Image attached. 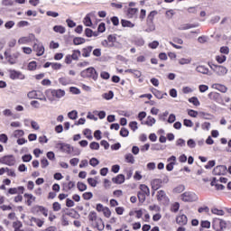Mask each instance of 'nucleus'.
Masks as SVG:
<instances>
[{
	"mask_svg": "<svg viewBox=\"0 0 231 231\" xmlns=\"http://www.w3.org/2000/svg\"><path fill=\"white\" fill-rule=\"evenodd\" d=\"M45 97L48 98L49 102L53 103L56 100H60L63 97H66V91L63 89H52L48 88L45 90Z\"/></svg>",
	"mask_w": 231,
	"mask_h": 231,
	"instance_id": "f257e3e1",
	"label": "nucleus"
},
{
	"mask_svg": "<svg viewBox=\"0 0 231 231\" xmlns=\"http://www.w3.org/2000/svg\"><path fill=\"white\" fill-rule=\"evenodd\" d=\"M210 69L215 72L217 77H225L228 73V69L222 65L208 64Z\"/></svg>",
	"mask_w": 231,
	"mask_h": 231,
	"instance_id": "f03ea898",
	"label": "nucleus"
},
{
	"mask_svg": "<svg viewBox=\"0 0 231 231\" xmlns=\"http://www.w3.org/2000/svg\"><path fill=\"white\" fill-rule=\"evenodd\" d=\"M80 76L83 79H92L93 80L98 79V73H97V70L93 67H90L81 71Z\"/></svg>",
	"mask_w": 231,
	"mask_h": 231,
	"instance_id": "7ed1b4c3",
	"label": "nucleus"
},
{
	"mask_svg": "<svg viewBox=\"0 0 231 231\" xmlns=\"http://www.w3.org/2000/svg\"><path fill=\"white\" fill-rule=\"evenodd\" d=\"M180 199L185 203H192L198 201V195L192 191H186L180 195Z\"/></svg>",
	"mask_w": 231,
	"mask_h": 231,
	"instance_id": "20e7f679",
	"label": "nucleus"
},
{
	"mask_svg": "<svg viewBox=\"0 0 231 231\" xmlns=\"http://www.w3.org/2000/svg\"><path fill=\"white\" fill-rule=\"evenodd\" d=\"M57 149H60L61 152H64L65 154H73V151H75V148L71 146V144L64 143H59L56 144Z\"/></svg>",
	"mask_w": 231,
	"mask_h": 231,
	"instance_id": "39448f33",
	"label": "nucleus"
},
{
	"mask_svg": "<svg viewBox=\"0 0 231 231\" xmlns=\"http://www.w3.org/2000/svg\"><path fill=\"white\" fill-rule=\"evenodd\" d=\"M0 163H3V165H8L9 167H14V165H15V157L14 155H5L0 158Z\"/></svg>",
	"mask_w": 231,
	"mask_h": 231,
	"instance_id": "423d86ee",
	"label": "nucleus"
},
{
	"mask_svg": "<svg viewBox=\"0 0 231 231\" xmlns=\"http://www.w3.org/2000/svg\"><path fill=\"white\" fill-rule=\"evenodd\" d=\"M19 52L11 54L10 50L5 51V57L6 60H8L9 64H15V62H17V59H19Z\"/></svg>",
	"mask_w": 231,
	"mask_h": 231,
	"instance_id": "0eeeda50",
	"label": "nucleus"
},
{
	"mask_svg": "<svg viewBox=\"0 0 231 231\" xmlns=\"http://www.w3.org/2000/svg\"><path fill=\"white\" fill-rule=\"evenodd\" d=\"M9 75H10V79L12 80H17V79L24 80V79H25V76H24V74H23V72L17 71L15 69H10Z\"/></svg>",
	"mask_w": 231,
	"mask_h": 231,
	"instance_id": "6e6552de",
	"label": "nucleus"
},
{
	"mask_svg": "<svg viewBox=\"0 0 231 231\" xmlns=\"http://www.w3.org/2000/svg\"><path fill=\"white\" fill-rule=\"evenodd\" d=\"M213 174L215 176H223L226 174V166L225 165H218L214 168Z\"/></svg>",
	"mask_w": 231,
	"mask_h": 231,
	"instance_id": "1a4fd4ad",
	"label": "nucleus"
},
{
	"mask_svg": "<svg viewBox=\"0 0 231 231\" xmlns=\"http://www.w3.org/2000/svg\"><path fill=\"white\" fill-rule=\"evenodd\" d=\"M33 51H36L37 57L44 55V45L42 43H35L33 45Z\"/></svg>",
	"mask_w": 231,
	"mask_h": 231,
	"instance_id": "9d476101",
	"label": "nucleus"
},
{
	"mask_svg": "<svg viewBox=\"0 0 231 231\" xmlns=\"http://www.w3.org/2000/svg\"><path fill=\"white\" fill-rule=\"evenodd\" d=\"M138 15V8L129 7L126 11V17L128 19H134Z\"/></svg>",
	"mask_w": 231,
	"mask_h": 231,
	"instance_id": "9b49d317",
	"label": "nucleus"
},
{
	"mask_svg": "<svg viewBox=\"0 0 231 231\" xmlns=\"http://www.w3.org/2000/svg\"><path fill=\"white\" fill-rule=\"evenodd\" d=\"M189 219L187 218V217L185 215H179L176 217V223L178 225H180V226H185V225H187Z\"/></svg>",
	"mask_w": 231,
	"mask_h": 231,
	"instance_id": "f8f14e48",
	"label": "nucleus"
},
{
	"mask_svg": "<svg viewBox=\"0 0 231 231\" xmlns=\"http://www.w3.org/2000/svg\"><path fill=\"white\" fill-rule=\"evenodd\" d=\"M211 88L212 89H217V91H220V93H226V91H228V88H226V86L219 83L213 84Z\"/></svg>",
	"mask_w": 231,
	"mask_h": 231,
	"instance_id": "ddd939ff",
	"label": "nucleus"
},
{
	"mask_svg": "<svg viewBox=\"0 0 231 231\" xmlns=\"http://www.w3.org/2000/svg\"><path fill=\"white\" fill-rule=\"evenodd\" d=\"M197 73H201L202 75H208L209 69L205 65H199L196 67Z\"/></svg>",
	"mask_w": 231,
	"mask_h": 231,
	"instance_id": "4468645a",
	"label": "nucleus"
},
{
	"mask_svg": "<svg viewBox=\"0 0 231 231\" xmlns=\"http://www.w3.org/2000/svg\"><path fill=\"white\" fill-rule=\"evenodd\" d=\"M73 189H75V182L70 180L68 183L63 184L62 190L64 192H70V190Z\"/></svg>",
	"mask_w": 231,
	"mask_h": 231,
	"instance_id": "2eb2a0df",
	"label": "nucleus"
},
{
	"mask_svg": "<svg viewBox=\"0 0 231 231\" xmlns=\"http://www.w3.org/2000/svg\"><path fill=\"white\" fill-rule=\"evenodd\" d=\"M113 183H116V185H122L124 181H125V176L124 174H119L116 178L112 179Z\"/></svg>",
	"mask_w": 231,
	"mask_h": 231,
	"instance_id": "dca6fc26",
	"label": "nucleus"
},
{
	"mask_svg": "<svg viewBox=\"0 0 231 231\" xmlns=\"http://www.w3.org/2000/svg\"><path fill=\"white\" fill-rule=\"evenodd\" d=\"M157 199L158 201H169L167 194L162 189L157 192Z\"/></svg>",
	"mask_w": 231,
	"mask_h": 231,
	"instance_id": "f3484780",
	"label": "nucleus"
},
{
	"mask_svg": "<svg viewBox=\"0 0 231 231\" xmlns=\"http://www.w3.org/2000/svg\"><path fill=\"white\" fill-rule=\"evenodd\" d=\"M162 187V180L161 179H154L152 181V189L153 191L158 190Z\"/></svg>",
	"mask_w": 231,
	"mask_h": 231,
	"instance_id": "a211bd4d",
	"label": "nucleus"
},
{
	"mask_svg": "<svg viewBox=\"0 0 231 231\" xmlns=\"http://www.w3.org/2000/svg\"><path fill=\"white\" fill-rule=\"evenodd\" d=\"M92 51H93V46H88L86 48H83L82 57H85V58L90 57Z\"/></svg>",
	"mask_w": 231,
	"mask_h": 231,
	"instance_id": "6ab92c4d",
	"label": "nucleus"
},
{
	"mask_svg": "<svg viewBox=\"0 0 231 231\" xmlns=\"http://www.w3.org/2000/svg\"><path fill=\"white\" fill-rule=\"evenodd\" d=\"M146 30L145 32H147L148 33H151V32H154L156 30V25L154 24V22H149L146 21Z\"/></svg>",
	"mask_w": 231,
	"mask_h": 231,
	"instance_id": "aec40b11",
	"label": "nucleus"
},
{
	"mask_svg": "<svg viewBox=\"0 0 231 231\" xmlns=\"http://www.w3.org/2000/svg\"><path fill=\"white\" fill-rule=\"evenodd\" d=\"M121 26H123V28H134V23H133L131 21L122 19Z\"/></svg>",
	"mask_w": 231,
	"mask_h": 231,
	"instance_id": "412c9836",
	"label": "nucleus"
},
{
	"mask_svg": "<svg viewBox=\"0 0 231 231\" xmlns=\"http://www.w3.org/2000/svg\"><path fill=\"white\" fill-rule=\"evenodd\" d=\"M154 124H156V119L151 116H149L144 122V125H148V127H152Z\"/></svg>",
	"mask_w": 231,
	"mask_h": 231,
	"instance_id": "4be33fe9",
	"label": "nucleus"
},
{
	"mask_svg": "<svg viewBox=\"0 0 231 231\" xmlns=\"http://www.w3.org/2000/svg\"><path fill=\"white\" fill-rule=\"evenodd\" d=\"M53 32L56 33H60L61 35L66 33V28L62 25H55L53 27Z\"/></svg>",
	"mask_w": 231,
	"mask_h": 231,
	"instance_id": "5701e85b",
	"label": "nucleus"
},
{
	"mask_svg": "<svg viewBox=\"0 0 231 231\" xmlns=\"http://www.w3.org/2000/svg\"><path fill=\"white\" fill-rule=\"evenodd\" d=\"M23 198L27 199V205H28V207H31L32 203H33V201H35V197L33 195H32V194L25 193L23 195Z\"/></svg>",
	"mask_w": 231,
	"mask_h": 231,
	"instance_id": "b1692460",
	"label": "nucleus"
},
{
	"mask_svg": "<svg viewBox=\"0 0 231 231\" xmlns=\"http://www.w3.org/2000/svg\"><path fill=\"white\" fill-rule=\"evenodd\" d=\"M34 209L36 210V212H41L45 217H48V209H46V208L42 206H36Z\"/></svg>",
	"mask_w": 231,
	"mask_h": 231,
	"instance_id": "393cba45",
	"label": "nucleus"
},
{
	"mask_svg": "<svg viewBox=\"0 0 231 231\" xmlns=\"http://www.w3.org/2000/svg\"><path fill=\"white\" fill-rule=\"evenodd\" d=\"M105 225H104V220H102V218H97L96 221V227L97 228V230L102 231L105 228Z\"/></svg>",
	"mask_w": 231,
	"mask_h": 231,
	"instance_id": "a878e982",
	"label": "nucleus"
},
{
	"mask_svg": "<svg viewBox=\"0 0 231 231\" xmlns=\"http://www.w3.org/2000/svg\"><path fill=\"white\" fill-rule=\"evenodd\" d=\"M85 42H86V39L82 37H75L73 39V44H75V46H80V44H84Z\"/></svg>",
	"mask_w": 231,
	"mask_h": 231,
	"instance_id": "bb28decb",
	"label": "nucleus"
},
{
	"mask_svg": "<svg viewBox=\"0 0 231 231\" xmlns=\"http://www.w3.org/2000/svg\"><path fill=\"white\" fill-rule=\"evenodd\" d=\"M140 190L143 192V194H146V196H151V190L149 189V187L145 184L140 185Z\"/></svg>",
	"mask_w": 231,
	"mask_h": 231,
	"instance_id": "cd10ccee",
	"label": "nucleus"
},
{
	"mask_svg": "<svg viewBox=\"0 0 231 231\" xmlns=\"http://www.w3.org/2000/svg\"><path fill=\"white\" fill-rule=\"evenodd\" d=\"M158 15V11H152L150 14L147 15L146 21L154 23V17Z\"/></svg>",
	"mask_w": 231,
	"mask_h": 231,
	"instance_id": "c85d7f7f",
	"label": "nucleus"
},
{
	"mask_svg": "<svg viewBox=\"0 0 231 231\" xmlns=\"http://www.w3.org/2000/svg\"><path fill=\"white\" fill-rule=\"evenodd\" d=\"M125 162H126V163H131L133 165L134 163V156L132 155V153H126L125 155Z\"/></svg>",
	"mask_w": 231,
	"mask_h": 231,
	"instance_id": "c756f323",
	"label": "nucleus"
},
{
	"mask_svg": "<svg viewBox=\"0 0 231 231\" xmlns=\"http://www.w3.org/2000/svg\"><path fill=\"white\" fill-rule=\"evenodd\" d=\"M83 23L85 24V26H92L93 22H91V14H88L85 16Z\"/></svg>",
	"mask_w": 231,
	"mask_h": 231,
	"instance_id": "7c9ffc66",
	"label": "nucleus"
},
{
	"mask_svg": "<svg viewBox=\"0 0 231 231\" xmlns=\"http://www.w3.org/2000/svg\"><path fill=\"white\" fill-rule=\"evenodd\" d=\"M192 62V58H181L179 60V64L180 66H185V64H190Z\"/></svg>",
	"mask_w": 231,
	"mask_h": 231,
	"instance_id": "2f4dec72",
	"label": "nucleus"
},
{
	"mask_svg": "<svg viewBox=\"0 0 231 231\" xmlns=\"http://www.w3.org/2000/svg\"><path fill=\"white\" fill-rule=\"evenodd\" d=\"M68 117L70 120H77V118L79 117V112H77V110H72L68 113Z\"/></svg>",
	"mask_w": 231,
	"mask_h": 231,
	"instance_id": "473e14b6",
	"label": "nucleus"
},
{
	"mask_svg": "<svg viewBox=\"0 0 231 231\" xmlns=\"http://www.w3.org/2000/svg\"><path fill=\"white\" fill-rule=\"evenodd\" d=\"M216 60L218 62V64H223L224 62H226V56L220 54L216 56Z\"/></svg>",
	"mask_w": 231,
	"mask_h": 231,
	"instance_id": "72a5a7b5",
	"label": "nucleus"
},
{
	"mask_svg": "<svg viewBox=\"0 0 231 231\" xmlns=\"http://www.w3.org/2000/svg\"><path fill=\"white\" fill-rule=\"evenodd\" d=\"M32 39H30L29 36L22 37L18 40V44H28V42H31Z\"/></svg>",
	"mask_w": 231,
	"mask_h": 231,
	"instance_id": "f704fd0d",
	"label": "nucleus"
},
{
	"mask_svg": "<svg viewBox=\"0 0 231 231\" xmlns=\"http://www.w3.org/2000/svg\"><path fill=\"white\" fill-rule=\"evenodd\" d=\"M29 71H35L37 69V61H31L27 66Z\"/></svg>",
	"mask_w": 231,
	"mask_h": 231,
	"instance_id": "c9c22d12",
	"label": "nucleus"
},
{
	"mask_svg": "<svg viewBox=\"0 0 231 231\" xmlns=\"http://www.w3.org/2000/svg\"><path fill=\"white\" fill-rule=\"evenodd\" d=\"M31 221H32V223H35L37 225V226H39V228L42 227V225H44V222L37 217H32Z\"/></svg>",
	"mask_w": 231,
	"mask_h": 231,
	"instance_id": "e433bc0d",
	"label": "nucleus"
},
{
	"mask_svg": "<svg viewBox=\"0 0 231 231\" xmlns=\"http://www.w3.org/2000/svg\"><path fill=\"white\" fill-rule=\"evenodd\" d=\"M152 92L153 93L154 97H156V98H158L159 100H162V98H163V94L162 93V91L156 88H152Z\"/></svg>",
	"mask_w": 231,
	"mask_h": 231,
	"instance_id": "4c0bfd02",
	"label": "nucleus"
},
{
	"mask_svg": "<svg viewBox=\"0 0 231 231\" xmlns=\"http://www.w3.org/2000/svg\"><path fill=\"white\" fill-rule=\"evenodd\" d=\"M81 52L79 50H74L72 51V55H70V57H72V60H79V58L80 57Z\"/></svg>",
	"mask_w": 231,
	"mask_h": 231,
	"instance_id": "58836bf2",
	"label": "nucleus"
},
{
	"mask_svg": "<svg viewBox=\"0 0 231 231\" xmlns=\"http://www.w3.org/2000/svg\"><path fill=\"white\" fill-rule=\"evenodd\" d=\"M77 188L80 192H84V190H88V185L84 182H78Z\"/></svg>",
	"mask_w": 231,
	"mask_h": 231,
	"instance_id": "ea45409f",
	"label": "nucleus"
},
{
	"mask_svg": "<svg viewBox=\"0 0 231 231\" xmlns=\"http://www.w3.org/2000/svg\"><path fill=\"white\" fill-rule=\"evenodd\" d=\"M212 214H215V216H225V211L223 209H218V208H212L211 209Z\"/></svg>",
	"mask_w": 231,
	"mask_h": 231,
	"instance_id": "a19ab883",
	"label": "nucleus"
},
{
	"mask_svg": "<svg viewBox=\"0 0 231 231\" xmlns=\"http://www.w3.org/2000/svg\"><path fill=\"white\" fill-rule=\"evenodd\" d=\"M137 198L141 203H143L147 198V194L139 191L137 194Z\"/></svg>",
	"mask_w": 231,
	"mask_h": 231,
	"instance_id": "79ce46f5",
	"label": "nucleus"
},
{
	"mask_svg": "<svg viewBox=\"0 0 231 231\" xmlns=\"http://www.w3.org/2000/svg\"><path fill=\"white\" fill-rule=\"evenodd\" d=\"M28 98H39V95L37 94V90H32L27 94Z\"/></svg>",
	"mask_w": 231,
	"mask_h": 231,
	"instance_id": "37998d69",
	"label": "nucleus"
},
{
	"mask_svg": "<svg viewBox=\"0 0 231 231\" xmlns=\"http://www.w3.org/2000/svg\"><path fill=\"white\" fill-rule=\"evenodd\" d=\"M14 138H21L24 136V131L23 130H15L13 134Z\"/></svg>",
	"mask_w": 231,
	"mask_h": 231,
	"instance_id": "c03bdc74",
	"label": "nucleus"
},
{
	"mask_svg": "<svg viewBox=\"0 0 231 231\" xmlns=\"http://www.w3.org/2000/svg\"><path fill=\"white\" fill-rule=\"evenodd\" d=\"M183 190H185V186L179 185L173 189V192H174V194H181V192H183Z\"/></svg>",
	"mask_w": 231,
	"mask_h": 231,
	"instance_id": "a18cd8bd",
	"label": "nucleus"
},
{
	"mask_svg": "<svg viewBox=\"0 0 231 231\" xmlns=\"http://www.w3.org/2000/svg\"><path fill=\"white\" fill-rule=\"evenodd\" d=\"M189 102L190 104H193V106H196L197 107H198L199 106H200L199 99H198V97H190V98L189 99Z\"/></svg>",
	"mask_w": 231,
	"mask_h": 231,
	"instance_id": "49530a36",
	"label": "nucleus"
},
{
	"mask_svg": "<svg viewBox=\"0 0 231 231\" xmlns=\"http://www.w3.org/2000/svg\"><path fill=\"white\" fill-rule=\"evenodd\" d=\"M114 97L115 94L111 90L108 93L103 94V98H105V100H111Z\"/></svg>",
	"mask_w": 231,
	"mask_h": 231,
	"instance_id": "de8ad7c7",
	"label": "nucleus"
},
{
	"mask_svg": "<svg viewBox=\"0 0 231 231\" xmlns=\"http://www.w3.org/2000/svg\"><path fill=\"white\" fill-rule=\"evenodd\" d=\"M89 147L92 151H98V149H100V144L97 142H92L90 143Z\"/></svg>",
	"mask_w": 231,
	"mask_h": 231,
	"instance_id": "09e8293b",
	"label": "nucleus"
},
{
	"mask_svg": "<svg viewBox=\"0 0 231 231\" xmlns=\"http://www.w3.org/2000/svg\"><path fill=\"white\" fill-rule=\"evenodd\" d=\"M82 198L86 201H89V199H91L93 198V193L91 191L85 192V193H83Z\"/></svg>",
	"mask_w": 231,
	"mask_h": 231,
	"instance_id": "8fccbe9b",
	"label": "nucleus"
},
{
	"mask_svg": "<svg viewBox=\"0 0 231 231\" xmlns=\"http://www.w3.org/2000/svg\"><path fill=\"white\" fill-rule=\"evenodd\" d=\"M208 98H210V100H217V98H219V93H217V92H210L208 94Z\"/></svg>",
	"mask_w": 231,
	"mask_h": 231,
	"instance_id": "3c124183",
	"label": "nucleus"
},
{
	"mask_svg": "<svg viewBox=\"0 0 231 231\" xmlns=\"http://www.w3.org/2000/svg\"><path fill=\"white\" fill-rule=\"evenodd\" d=\"M59 82L61 84V86H68V84H69V79L63 77L59 79Z\"/></svg>",
	"mask_w": 231,
	"mask_h": 231,
	"instance_id": "603ef678",
	"label": "nucleus"
},
{
	"mask_svg": "<svg viewBox=\"0 0 231 231\" xmlns=\"http://www.w3.org/2000/svg\"><path fill=\"white\" fill-rule=\"evenodd\" d=\"M88 185H90V187H97V185H98V181H97V180H95L93 178H88Z\"/></svg>",
	"mask_w": 231,
	"mask_h": 231,
	"instance_id": "864d4df0",
	"label": "nucleus"
},
{
	"mask_svg": "<svg viewBox=\"0 0 231 231\" xmlns=\"http://www.w3.org/2000/svg\"><path fill=\"white\" fill-rule=\"evenodd\" d=\"M0 143H8V135H6V134H0Z\"/></svg>",
	"mask_w": 231,
	"mask_h": 231,
	"instance_id": "5fc2aeb1",
	"label": "nucleus"
},
{
	"mask_svg": "<svg viewBox=\"0 0 231 231\" xmlns=\"http://www.w3.org/2000/svg\"><path fill=\"white\" fill-rule=\"evenodd\" d=\"M83 134L86 135V138H88V140H93V135H91V130L89 129H85L83 131Z\"/></svg>",
	"mask_w": 231,
	"mask_h": 231,
	"instance_id": "6e6d98bb",
	"label": "nucleus"
},
{
	"mask_svg": "<svg viewBox=\"0 0 231 231\" xmlns=\"http://www.w3.org/2000/svg\"><path fill=\"white\" fill-rule=\"evenodd\" d=\"M120 135L123 136V138H127V136H129V130L126 128H121Z\"/></svg>",
	"mask_w": 231,
	"mask_h": 231,
	"instance_id": "4d7b16f0",
	"label": "nucleus"
},
{
	"mask_svg": "<svg viewBox=\"0 0 231 231\" xmlns=\"http://www.w3.org/2000/svg\"><path fill=\"white\" fill-rule=\"evenodd\" d=\"M183 125H185V127H193L194 123L190 119H184Z\"/></svg>",
	"mask_w": 231,
	"mask_h": 231,
	"instance_id": "13d9d810",
	"label": "nucleus"
},
{
	"mask_svg": "<svg viewBox=\"0 0 231 231\" xmlns=\"http://www.w3.org/2000/svg\"><path fill=\"white\" fill-rule=\"evenodd\" d=\"M2 6H14V0H2Z\"/></svg>",
	"mask_w": 231,
	"mask_h": 231,
	"instance_id": "bf43d9fd",
	"label": "nucleus"
},
{
	"mask_svg": "<svg viewBox=\"0 0 231 231\" xmlns=\"http://www.w3.org/2000/svg\"><path fill=\"white\" fill-rule=\"evenodd\" d=\"M188 115H189V116H191L192 118H197L199 113L196 110L189 109V110H188Z\"/></svg>",
	"mask_w": 231,
	"mask_h": 231,
	"instance_id": "052dcab7",
	"label": "nucleus"
},
{
	"mask_svg": "<svg viewBox=\"0 0 231 231\" xmlns=\"http://www.w3.org/2000/svg\"><path fill=\"white\" fill-rule=\"evenodd\" d=\"M98 163H100V161H98V159H97V158H92L89 161V165H91L92 167H97V165H98Z\"/></svg>",
	"mask_w": 231,
	"mask_h": 231,
	"instance_id": "680f3d73",
	"label": "nucleus"
},
{
	"mask_svg": "<svg viewBox=\"0 0 231 231\" xmlns=\"http://www.w3.org/2000/svg\"><path fill=\"white\" fill-rule=\"evenodd\" d=\"M174 14H176V13H174V10L170 9V10L166 11L165 15H166L167 19H172V17H174Z\"/></svg>",
	"mask_w": 231,
	"mask_h": 231,
	"instance_id": "e2e57ef3",
	"label": "nucleus"
},
{
	"mask_svg": "<svg viewBox=\"0 0 231 231\" xmlns=\"http://www.w3.org/2000/svg\"><path fill=\"white\" fill-rule=\"evenodd\" d=\"M52 208L54 212H59V210H60V208H62V207L60 206V203L59 202H54L52 204Z\"/></svg>",
	"mask_w": 231,
	"mask_h": 231,
	"instance_id": "0e129e2a",
	"label": "nucleus"
},
{
	"mask_svg": "<svg viewBox=\"0 0 231 231\" xmlns=\"http://www.w3.org/2000/svg\"><path fill=\"white\" fill-rule=\"evenodd\" d=\"M103 214L105 217H111V209H109V208L107 207H105V208L103 209Z\"/></svg>",
	"mask_w": 231,
	"mask_h": 231,
	"instance_id": "69168bd1",
	"label": "nucleus"
},
{
	"mask_svg": "<svg viewBox=\"0 0 231 231\" xmlns=\"http://www.w3.org/2000/svg\"><path fill=\"white\" fill-rule=\"evenodd\" d=\"M69 91L72 95H80V90L77 87H70Z\"/></svg>",
	"mask_w": 231,
	"mask_h": 231,
	"instance_id": "338daca9",
	"label": "nucleus"
},
{
	"mask_svg": "<svg viewBox=\"0 0 231 231\" xmlns=\"http://www.w3.org/2000/svg\"><path fill=\"white\" fill-rule=\"evenodd\" d=\"M180 210V203L175 202L171 205V212H178Z\"/></svg>",
	"mask_w": 231,
	"mask_h": 231,
	"instance_id": "774afa93",
	"label": "nucleus"
}]
</instances>
